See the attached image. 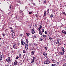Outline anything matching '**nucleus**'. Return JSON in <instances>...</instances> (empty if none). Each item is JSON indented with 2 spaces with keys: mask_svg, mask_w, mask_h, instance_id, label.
<instances>
[{
  "mask_svg": "<svg viewBox=\"0 0 66 66\" xmlns=\"http://www.w3.org/2000/svg\"><path fill=\"white\" fill-rule=\"evenodd\" d=\"M44 63L46 65H48V64H49L50 63V61L48 59H47L44 61Z\"/></svg>",
  "mask_w": 66,
  "mask_h": 66,
  "instance_id": "1",
  "label": "nucleus"
},
{
  "mask_svg": "<svg viewBox=\"0 0 66 66\" xmlns=\"http://www.w3.org/2000/svg\"><path fill=\"white\" fill-rule=\"evenodd\" d=\"M25 47L26 50H28V48H29V44L28 43H26V44L25 45Z\"/></svg>",
  "mask_w": 66,
  "mask_h": 66,
  "instance_id": "2",
  "label": "nucleus"
},
{
  "mask_svg": "<svg viewBox=\"0 0 66 66\" xmlns=\"http://www.w3.org/2000/svg\"><path fill=\"white\" fill-rule=\"evenodd\" d=\"M6 61L7 62H8L9 63H10L11 61V60L10 59V57H9L8 59H7L6 60Z\"/></svg>",
  "mask_w": 66,
  "mask_h": 66,
  "instance_id": "3",
  "label": "nucleus"
},
{
  "mask_svg": "<svg viewBox=\"0 0 66 66\" xmlns=\"http://www.w3.org/2000/svg\"><path fill=\"white\" fill-rule=\"evenodd\" d=\"M21 44L22 45H24L25 44V43L24 42H23V39H21Z\"/></svg>",
  "mask_w": 66,
  "mask_h": 66,
  "instance_id": "4",
  "label": "nucleus"
},
{
  "mask_svg": "<svg viewBox=\"0 0 66 66\" xmlns=\"http://www.w3.org/2000/svg\"><path fill=\"white\" fill-rule=\"evenodd\" d=\"M43 54L44 56H45L46 57H47V54L45 53V52H43Z\"/></svg>",
  "mask_w": 66,
  "mask_h": 66,
  "instance_id": "5",
  "label": "nucleus"
},
{
  "mask_svg": "<svg viewBox=\"0 0 66 66\" xmlns=\"http://www.w3.org/2000/svg\"><path fill=\"white\" fill-rule=\"evenodd\" d=\"M35 32V30H34V28H33L31 30V33L32 34H34Z\"/></svg>",
  "mask_w": 66,
  "mask_h": 66,
  "instance_id": "6",
  "label": "nucleus"
},
{
  "mask_svg": "<svg viewBox=\"0 0 66 66\" xmlns=\"http://www.w3.org/2000/svg\"><path fill=\"white\" fill-rule=\"evenodd\" d=\"M34 61H35V57L34 56L33 57L32 60L31 62V63L32 64H33V62H34Z\"/></svg>",
  "mask_w": 66,
  "mask_h": 66,
  "instance_id": "7",
  "label": "nucleus"
},
{
  "mask_svg": "<svg viewBox=\"0 0 66 66\" xmlns=\"http://www.w3.org/2000/svg\"><path fill=\"white\" fill-rule=\"evenodd\" d=\"M59 41H60V39H57V41L56 43V44H57V45H59Z\"/></svg>",
  "mask_w": 66,
  "mask_h": 66,
  "instance_id": "8",
  "label": "nucleus"
},
{
  "mask_svg": "<svg viewBox=\"0 0 66 66\" xmlns=\"http://www.w3.org/2000/svg\"><path fill=\"white\" fill-rule=\"evenodd\" d=\"M42 27H43V26H42L40 25V27L38 29V30H40V29H42Z\"/></svg>",
  "mask_w": 66,
  "mask_h": 66,
  "instance_id": "9",
  "label": "nucleus"
},
{
  "mask_svg": "<svg viewBox=\"0 0 66 66\" xmlns=\"http://www.w3.org/2000/svg\"><path fill=\"white\" fill-rule=\"evenodd\" d=\"M3 57L2 56L1 54L0 55V61H1V60H2Z\"/></svg>",
  "mask_w": 66,
  "mask_h": 66,
  "instance_id": "10",
  "label": "nucleus"
},
{
  "mask_svg": "<svg viewBox=\"0 0 66 66\" xmlns=\"http://www.w3.org/2000/svg\"><path fill=\"white\" fill-rule=\"evenodd\" d=\"M12 36L14 37L15 36V32H13L12 34Z\"/></svg>",
  "mask_w": 66,
  "mask_h": 66,
  "instance_id": "11",
  "label": "nucleus"
},
{
  "mask_svg": "<svg viewBox=\"0 0 66 66\" xmlns=\"http://www.w3.org/2000/svg\"><path fill=\"white\" fill-rule=\"evenodd\" d=\"M18 64V62H17V61H15L14 62V65H17Z\"/></svg>",
  "mask_w": 66,
  "mask_h": 66,
  "instance_id": "12",
  "label": "nucleus"
},
{
  "mask_svg": "<svg viewBox=\"0 0 66 66\" xmlns=\"http://www.w3.org/2000/svg\"><path fill=\"white\" fill-rule=\"evenodd\" d=\"M60 54L61 55H64V52H60Z\"/></svg>",
  "mask_w": 66,
  "mask_h": 66,
  "instance_id": "13",
  "label": "nucleus"
},
{
  "mask_svg": "<svg viewBox=\"0 0 66 66\" xmlns=\"http://www.w3.org/2000/svg\"><path fill=\"white\" fill-rule=\"evenodd\" d=\"M62 32L64 34V35H66V32L65 30H62Z\"/></svg>",
  "mask_w": 66,
  "mask_h": 66,
  "instance_id": "14",
  "label": "nucleus"
},
{
  "mask_svg": "<svg viewBox=\"0 0 66 66\" xmlns=\"http://www.w3.org/2000/svg\"><path fill=\"white\" fill-rule=\"evenodd\" d=\"M34 51H32L31 52V55H34Z\"/></svg>",
  "mask_w": 66,
  "mask_h": 66,
  "instance_id": "15",
  "label": "nucleus"
},
{
  "mask_svg": "<svg viewBox=\"0 0 66 66\" xmlns=\"http://www.w3.org/2000/svg\"><path fill=\"white\" fill-rule=\"evenodd\" d=\"M26 34L27 36H29L30 35V33H27Z\"/></svg>",
  "mask_w": 66,
  "mask_h": 66,
  "instance_id": "16",
  "label": "nucleus"
},
{
  "mask_svg": "<svg viewBox=\"0 0 66 66\" xmlns=\"http://www.w3.org/2000/svg\"><path fill=\"white\" fill-rule=\"evenodd\" d=\"M42 36L44 37V38H47V36L46 35H43Z\"/></svg>",
  "mask_w": 66,
  "mask_h": 66,
  "instance_id": "17",
  "label": "nucleus"
},
{
  "mask_svg": "<svg viewBox=\"0 0 66 66\" xmlns=\"http://www.w3.org/2000/svg\"><path fill=\"white\" fill-rule=\"evenodd\" d=\"M13 48H15L16 47V44H13Z\"/></svg>",
  "mask_w": 66,
  "mask_h": 66,
  "instance_id": "18",
  "label": "nucleus"
},
{
  "mask_svg": "<svg viewBox=\"0 0 66 66\" xmlns=\"http://www.w3.org/2000/svg\"><path fill=\"white\" fill-rule=\"evenodd\" d=\"M11 31L12 32V33H15V31H14V30L13 29H12L11 30Z\"/></svg>",
  "mask_w": 66,
  "mask_h": 66,
  "instance_id": "19",
  "label": "nucleus"
},
{
  "mask_svg": "<svg viewBox=\"0 0 66 66\" xmlns=\"http://www.w3.org/2000/svg\"><path fill=\"white\" fill-rule=\"evenodd\" d=\"M61 49L62 51H63L64 52H65V51L64 50V48H63V47H62Z\"/></svg>",
  "mask_w": 66,
  "mask_h": 66,
  "instance_id": "20",
  "label": "nucleus"
},
{
  "mask_svg": "<svg viewBox=\"0 0 66 66\" xmlns=\"http://www.w3.org/2000/svg\"><path fill=\"white\" fill-rule=\"evenodd\" d=\"M36 46H37V44L35 43L34 44V46L35 47H36Z\"/></svg>",
  "mask_w": 66,
  "mask_h": 66,
  "instance_id": "21",
  "label": "nucleus"
},
{
  "mask_svg": "<svg viewBox=\"0 0 66 66\" xmlns=\"http://www.w3.org/2000/svg\"><path fill=\"white\" fill-rule=\"evenodd\" d=\"M52 66H56V65L55 64H52Z\"/></svg>",
  "mask_w": 66,
  "mask_h": 66,
  "instance_id": "22",
  "label": "nucleus"
},
{
  "mask_svg": "<svg viewBox=\"0 0 66 66\" xmlns=\"http://www.w3.org/2000/svg\"><path fill=\"white\" fill-rule=\"evenodd\" d=\"M44 16L45 17H46V15H47V12H45L44 13Z\"/></svg>",
  "mask_w": 66,
  "mask_h": 66,
  "instance_id": "23",
  "label": "nucleus"
},
{
  "mask_svg": "<svg viewBox=\"0 0 66 66\" xmlns=\"http://www.w3.org/2000/svg\"><path fill=\"white\" fill-rule=\"evenodd\" d=\"M50 17L51 18H52L53 17V14H51L50 15Z\"/></svg>",
  "mask_w": 66,
  "mask_h": 66,
  "instance_id": "24",
  "label": "nucleus"
},
{
  "mask_svg": "<svg viewBox=\"0 0 66 66\" xmlns=\"http://www.w3.org/2000/svg\"><path fill=\"white\" fill-rule=\"evenodd\" d=\"M23 53H25V52H26V50L24 49L23 51Z\"/></svg>",
  "mask_w": 66,
  "mask_h": 66,
  "instance_id": "25",
  "label": "nucleus"
},
{
  "mask_svg": "<svg viewBox=\"0 0 66 66\" xmlns=\"http://www.w3.org/2000/svg\"><path fill=\"white\" fill-rule=\"evenodd\" d=\"M9 7L10 8V9H11V10H12V9H13V8H12V6H9Z\"/></svg>",
  "mask_w": 66,
  "mask_h": 66,
  "instance_id": "26",
  "label": "nucleus"
},
{
  "mask_svg": "<svg viewBox=\"0 0 66 66\" xmlns=\"http://www.w3.org/2000/svg\"><path fill=\"white\" fill-rule=\"evenodd\" d=\"M49 38L51 40L52 39V38L50 36L49 37Z\"/></svg>",
  "mask_w": 66,
  "mask_h": 66,
  "instance_id": "27",
  "label": "nucleus"
},
{
  "mask_svg": "<svg viewBox=\"0 0 66 66\" xmlns=\"http://www.w3.org/2000/svg\"><path fill=\"white\" fill-rule=\"evenodd\" d=\"M26 42L27 43H28V39H26Z\"/></svg>",
  "mask_w": 66,
  "mask_h": 66,
  "instance_id": "28",
  "label": "nucleus"
},
{
  "mask_svg": "<svg viewBox=\"0 0 66 66\" xmlns=\"http://www.w3.org/2000/svg\"><path fill=\"white\" fill-rule=\"evenodd\" d=\"M45 34H47V32L46 31H45Z\"/></svg>",
  "mask_w": 66,
  "mask_h": 66,
  "instance_id": "29",
  "label": "nucleus"
},
{
  "mask_svg": "<svg viewBox=\"0 0 66 66\" xmlns=\"http://www.w3.org/2000/svg\"><path fill=\"white\" fill-rule=\"evenodd\" d=\"M44 4H46L47 3H46V1H45L44 2Z\"/></svg>",
  "mask_w": 66,
  "mask_h": 66,
  "instance_id": "30",
  "label": "nucleus"
},
{
  "mask_svg": "<svg viewBox=\"0 0 66 66\" xmlns=\"http://www.w3.org/2000/svg\"><path fill=\"white\" fill-rule=\"evenodd\" d=\"M43 39H42V38H40V39L39 40H40V41H43Z\"/></svg>",
  "mask_w": 66,
  "mask_h": 66,
  "instance_id": "31",
  "label": "nucleus"
},
{
  "mask_svg": "<svg viewBox=\"0 0 66 66\" xmlns=\"http://www.w3.org/2000/svg\"><path fill=\"white\" fill-rule=\"evenodd\" d=\"M35 27H37V24H35Z\"/></svg>",
  "mask_w": 66,
  "mask_h": 66,
  "instance_id": "32",
  "label": "nucleus"
},
{
  "mask_svg": "<svg viewBox=\"0 0 66 66\" xmlns=\"http://www.w3.org/2000/svg\"><path fill=\"white\" fill-rule=\"evenodd\" d=\"M19 57L20 58L21 57V54H20L19 55Z\"/></svg>",
  "mask_w": 66,
  "mask_h": 66,
  "instance_id": "33",
  "label": "nucleus"
},
{
  "mask_svg": "<svg viewBox=\"0 0 66 66\" xmlns=\"http://www.w3.org/2000/svg\"><path fill=\"white\" fill-rule=\"evenodd\" d=\"M34 38H36V35H35L34 36Z\"/></svg>",
  "mask_w": 66,
  "mask_h": 66,
  "instance_id": "34",
  "label": "nucleus"
},
{
  "mask_svg": "<svg viewBox=\"0 0 66 66\" xmlns=\"http://www.w3.org/2000/svg\"><path fill=\"white\" fill-rule=\"evenodd\" d=\"M32 12H29V14H32Z\"/></svg>",
  "mask_w": 66,
  "mask_h": 66,
  "instance_id": "35",
  "label": "nucleus"
},
{
  "mask_svg": "<svg viewBox=\"0 0 66 66\" xmlns=\"http://www.w3.org/2000/svg\"><path fill=\"white\" fill-rule=\"evenodd\" d=\"M39 30V33H41V32H42V31L41 30Z\"/></svg>",
  "mask_w": 66,
  "mask_h": 66,
  "instance_id": "36",
  "label": "nucleus"
},
{
  "mask_svg": "<svg viewBox=\"0 0 66 66\" xmlns=\"http://www.w3.org/2000/svg\"><path fill=\"white\" fill-rule=\"evenodd\" d=\"M39 34L42 36V32H39Z\"/></svg>",
  "mask_w": 66,
  "mask_h": 66,
  "instance_id": "37",
  "label": "nucleus"
},
{
  "mask_svg": "<svg viewBox=\"0 0 66 66\" xmlns=\"http://www.w3.org/2000/svg\"><path fill=\"white\" fill-rule=\"evenodd\" d=\"M42 33H43L44 32V29H43L42 30Z\"/></svg>",
  "mask_w": 66,
  "mask_h": 66,
  "instance_id": "38",
  "label": "nucleus"
},
{
  "mask_svg": "<svg viewBox=\"0 0 66 66\" xmlns=\"http://www.w3.org/2000/svg\"><path fill=\"white\" fill-rule=\"evenodd\" d=\"M16 59H19V56H18L16 57Z\"/></svg>",
  "mask_w": 66,
  "mask_h": 66,
  "instance_id": "39",
  "label": "nucleus"
},
{
  "mask_svg": "<svg viewBox=\"0 0 66 66\" xmlns=\"http://www.w3.org/2000/svg\"><path fill=\"white\" fill-rule=\"evenodd\" d=\"M12 27H9L10 29H12Z\"/></svg>",
  "mask_w": 66,
  "mask_h": 66,
  "instance_id": "40",
  "label": "nucleus"
},
{
  "mask_svg": "<svg viewBox=\"0 0 66 66\" xmlns=\"http://www.w3.org/2000/svg\"><path fill=\"white\" fill-rule=\"evenodd\" d=\"M2 35L3 36H5V34H2Z\"/></svg>",
  "mask_w": 66,
  "mask_h": 66,
  "instance_id": "41",
  "label": "nucleus"
},
{
  "mask_svg": "<svg viewBox=\"0 0 66 66\" xmlns=\"http://www.w3.org/2000/svg\"><path fill=\"white\" fill-rule=\"evenodd\" d=\"M32 4L33 5H34V6H35V3H33Z\"/></svg>",
  "mask_w": 66,
  "mask_h": 66,
  "instance_id": "42",
  "label": "nucleus"
},
{
  "mask_svg": "<svg viewBox=\"0 0 66 66\" xmlns=\"http://www.w3.org/2000/svg\"><path fill=\"white\" fill-rule=\"evenodd\" d=\"M59 46H61V43H60L59 44Z\"/></svg>",
  "mask_w": 66,
  "mask_h": 66,
  "instance_id": "43",
  "label": "nucleus"
},
{
  "mask_svg": "<svg viewBox=\"0 0 66 66\" xmlns=\"http://www.w3.org/2000/svg\"><path fill=\"white\" fill-rule=\"evenodd\" d=\"M52 61L53 62H54V61H55V60L54 59H53L52 60Z\"/></svg>",
  "mask_w": 66,
  "mask_h": 66,
  "instance_id": "44",
  "label": "nucleus"
},
{
  "mask_svg": "<svg viewBox=\"0 0 66 66\" xmlns=\"http://www.w3.org/2000/svg\"><path fill=\"white\" fill-rule=\"evenodd\" d=\"M45 50H47V48L46 47H45Z\"/></svg>",
  "mask_w": 66,
  "mask_h": 66,
  "instance_id": "45",
  "label": "nucleus"
},
{
  "mask_svg": "<svg viewBox=\"0 0 66 66\" xmlns=\"http://www.w3.org/2000/svg\"><path fill=\"white\" fill-rule=\"evenodd\" d=\"M35 16H36V17H38V15L37 14L35 15Z\"/></svg>",
  "mask_w": 66,
  "mask_h": 66,
  "instance_id": "46",
  "label": "nucleus"
},
{
  "mask_svg": "<svg viewBox=\"0 0 66 66\" xmlns=\"http://www.w3.org/2000/svg\"><path fill=\"white\" fill-rule=\"evenodd\" d=\"M63 61H66V60H65V59H63Z\"/></svg>",
  "mask_w": 66,
  "mask_h": 66,
  "instance_id": "47",
  "label": "nucleus"
},
{
  "mask_svg": "<svg viewBox=\"0 0 66 66\" xmlns=\"http://www.w3.org/2000/svg\"><path fill=\"white\" fill-rule=\"evenodd\" d=\"M48 11H49V9H47V12H48Z\"/></svg>",
  "mask_w": 66,
  "mask_h": 66,
  "instance_id": "48",
  "label": "nucleus"
},
{
  "mask_svg": "<svg viewBox=\"0 0 66 66\" xmlns=\"http://www.w3.org/2000/svg\"><path fill=\"white\" fill-rule=\"evenodd\" d=\"M57 65H59V62H57Z\"/></svg>",
  "mask_w": 66,
  "mask_h": 66,
  "instance_id": "49",
  "label": "nucleus"
},
{
  "mask_svg": "<svg viewBox=\"0 0 66 66\" xmlns=\"http://www.w3.org/2000/svg\"><path fill=\"white\" fill-rule=\"evenodd\" d=\"M64 66H66V63L64 64Z\"/></svg>",
  "mask_w": 66,
  "mask_h": 66,
  "instance_id": "50",
  "label": "nucleus"
},
{
  "mask_svg": "<svg viewBox=\"0 0 66 66\" xmlns=\"http://www.w3.org/2000/svg\"><path fill=\"white\" fill-rule=\"evenodd\" d=\"M65 12H63V14H64V15L65 14Z\"/></svg>",
  "mask_w": 66,
  "mask_h": 66,
  "instance_id": "51",
  "label": "nucleus"
},
{
  "mask_svg": "<svg viewBox=\"0 0 66 66\" xmlns=\"http://www.w3.org/2000/svg\"><path fill=\"white\" fill-rule=\"evenodd\" d=\"M9 33H11V31H9Z\"/></svg>",
  "mask_w": 66,
  "mask_h": 66,
  "instance_id": "52",
  "label": "nucleus"
},
{
  "mask_svg": "<svg viewBox=\"0 0 66 66\" xmlns=\"http://www.w3.org/2000/svg\"><path fill=\"white\" fill-rule=\"evenodd\" d=\"M22 35V34H21L20 35V36H22V35Z\"/></svg>",
  "mask_w": 66,
  "mask_h": 66,
  "instance_id": "53",
  "label": "nucleus"
},
{
  "mask_svg": "<svg viewBox=\"0 0 66 66\" xmlns=\"http://www.w3.org/2000/svg\"><path fill=\"white\" fill-rule=\"evenodd\" d=\"M64 48H66V45H65V46H64Z\"/></svg>",
  "mask_w": 66,
  "mask_h": 66,
  "instance_id": "54",
  "label": "nucleus"
},
{
  "mask_svg": "<svg viewBox=\"0 0 66 66\" xmlns=\"http://www.w3.org/2000/svg\"><path fill=\"white\" fill-rule=\"evenodd\" d=\"M14 49H18V48H14Z\"/></svg>",
  "mask_w": 66,
  "mask_h": 66,
  "instance_id": "55",
  "label": "nucleus"
},
{
  "mask_svg": "<svg viewBox=\"0 0 66 66\" xmlns=\"http://www.w3.org/2000/svg\"><path fill=\"white\" fill-rule=\"evenodd\" d=\"M29 45H30V46H31V45H32V44H29Z\"/></svg>",
  "mask_w": 66,
  "mask_h": 66,
  "instance_id": "56",
  "label": "nucleus"
},
{
  "mask_svg": "<svg viewBox=\"0 0 66 66\" xmlns=\"http://www.w3.org/2000/svg\"><path fill=\"white\" fill-rule=\"evenodd\" d=\"M5 66H9L8 65H5Z\"/></svg>",
  "mask_w": 66,
  "mask_h": 66,
  "instance_id": "57",
  "label": "nucleus"
},
{
  "mask_svg": "<svg viewBox=\"0 0 66 66\" xmlns=\"http://www.w3.org/2000/svg\"><path fill=\"white\" fill-rule=\"evenodd\" d=\"M64 57H65V59H66V56H64Z\"/></svg>",
  "mask_w": 66,
  "mask_h": 66,
  "instance_id": "58",
  "label": "nucleus"
},
{
  "mask_svg": "<svg viewBox=\"0 0 66 66\" xmlns=\"http://www.w3.org/2000/svg\"><path fill=\"white\" fill-rule=\"evenodd\" d=\"M19 45H20V44H19V43L18 44V46H19Z\"/></svg>",
  "mask_w": 66,
  "mask_h": 66,
  "instance_id": "59",
  "label": "nucleus"
},
{
  "mask_svg": "<svg viewBox=\"0 0 66 66\" xmlns=\"http://www.w3.org/2000/svg\"><path fill=\"white\" fill-rule=\"evenodd\" d=\"M47 13H49V11H47Z\"/></svg>",
  "mask_w": 66,
  "mask_h": 66,
  "instance_id": "60",
  "label": "nucleus"
},
{
  "mask_svg": "<svg viewBox=\"0 0 66 66\" xmlns=\"http://www.w3.org/2000/svg\"><path fill=\"white\" fill-rule=\"evenodd\" d=\"M64 15H65V16H66V13H65V14H64Z\"/></svg>",
  "mask_w": 66,
  "mask_h": 66,
  "instance_id": "61",
  "label": "nucleus"
},
{
  "mask_svg": "<svg viewBox=\"0 0 66 66\" xmlns=\"http://www.w3.org/2000/svg\"><path fill=\"white\" fill-rule=\"evenodd\" d=\"M1 40V38H0V40Z\"/></svg>",
  "mask_w": 66,
  "mask_h": 66,
  "instance_id": "62",
  "label": "nucleus"
},
{
  "mask_svg": "<svg viewBox=\"0 0 66 66\" xmlns=\"http://www.w3.org/2000/svg\"><path fill=\"white\" fill-rule=\"evenodd\" d=\"M11 33H9V35H10V34Z\"/></svg>",
  "mask_w": 66,
  "mask_h": 66,
  "instance_id": "63",
  "label": "nucleus"
},
{
  "mask_svg": "<svg viewBox=\"0 0 66 66\" xmlns=\"http://www.w3.org/2000/svg\"><path fill=\"white\" fill-rule=\"evenodd\" d=\"M49 34H50V32H49Z\"/></svg>",
  "mask_w": 66,
  "mask_h": 66,
  "instance_id": "64",
  "label": "nucleus"
}]
</instances>
